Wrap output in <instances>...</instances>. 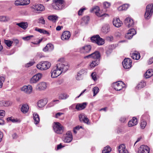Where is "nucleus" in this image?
<instances>
[{
	"mask_svg": "<svg viewBox=\"0 0 153 153\" xmlns=\"http://www.w3.org/2000/svg\"><path fill=\"white\" fill-rule=\"evenodd\" d=\"M68 63L63 58L59 59L56 65L53 66L51 71V76L52 78L57 77L63 73L68 71L69 68Z\"/></svg>",
	"mask_w": 153,
	"mask_h": 153,
	"instance_id": "nucleus-1",
	"label": "nucleus"
},
{
	"mask_svg": "<svg viewBox=\"0 0 153 153\" xmlns=\"http://www.w3.org/2000/svg\"><path fill=\"white\" fill-rule=\"evenodd\" d=\"M51 65V64L48 61H42L36 65V67L41 71L46 70L49 69Z\"/></svg>",
	"mask_w": 153,
	"mask_h": 153,
	"instance_id": "nucleus-2",
	"label": "nucleus"
},
{
	"mask_svg": "<svg viewBox=\"0 0 153 153\" xmlns=\"http://www.w3.org/2000/svg\"><path fill=\"white\" fill-rule=\"evenodd\" d=\"M53 128L54 131L56 133L61 134L63 133L64 127L59 122H54L53 124Z\"/></svg>",
	"mask_w": 153,
	"mask_h": 153,
	"instance_id": "nucleus-3",
	"label": "nucleus"
},
{
	"mask_svg": "<svg viewBox=\"0 0 153 153\" xmlns=\"http://www.w3.org/2000/svg\"><path fill=\"white\" fill-rule=\"evenodd\" d=\"M153 12V4H149L146 6V11L145 14V18L146 19H149Z\"/></svg>",
	"mask_w": 153,
	"mask_h": 153,
	"instance_id": "nucleus-4",
	"label": "nucleus"
},
{
	"mask_svg": "<svg viewBox=\"0 0 153 153\" xmlns=\"http://www.w3.org/2000/svg\"><path fill=\"white\" fill-rule=\"evenodd\" d=\"M91 42L97 43L99 45H101L104 43V40L100 38L98 35H94L91 38Z\"/></svg>",
	"mask_w": 153,
	"mask_h": 153,
	"instance_id": "nucleus-5",
	"label": "nucleus"
},
{
	"mask_svg": "<svg viewBox=\"0 0 153 153\" xmlns=\"http://www.w3.org/2000/svg\"><path fill=\"white\" fill-rule=\"evenodd\" d=\"M52 7L55 9H62L65 7L64 1L62 0H56L55 2L53 4Z\"/></svg>",
	"mask_w": 153,
	"mask_h": 153,
	"instance_id": "nucleus-6",
	"label": "nucleus"
},
{
	"mask_svg": "<svg viewBox=\"0 0 153 153\" xmlns=\"http://www.w3.org/2000/svg\"><path fill=\"white\" fill-rule=\"evenodd\" d=\"M90 12L91 13L94 12L96 15L98 17H103L108 16L107 14H102L100 13L99 7L97 6H94L91 8L90 10Z\"/></svg>",
	"mask_w": 153,
	"mask_h": 153,
	"instance_id": "nucleus-7",
	"label": "nucleus"
},
{
	"mask_svg": "<svg viewBox=\"0 0 153 153\" xmlns=\"http://www.w3.org/2000/svg\"><path fill=\"white\" fill-rule=\"evenodd\" d=\"M113 86L116 90L119 91H120L123 88H125L126 85L122 81H119L114 83L113 84Z\"/></svg>",
	"mask_w": 153,
	"mask_h": 153,
	"instance_id": "nucleus-8",
	"label": "nucleus"
},
{
	"mask_svg": "<svg viewBox=\"0 0 153 153\" xmlns=\"http://www.w3.org/2000/svg\"><path fill=\"white\" fill-rule=\"evenodd\" d=\"M42 74L41 73H38L34 75L30 79V82L31 84L36 83L41 78Z\"/></svg>",
	"mask_w": 153,
	"mask_h": 153,
	"instance_id": "nucleus-9",
	"label": "nucleus"
},
{
	"mask_svg": "<svg viewBox=\"0 0 153 153\" xmlns=\"http://www.w3.org/2000/svg\"><path fill=\"white\" fill-rule=\"evenodd\" d=\"M73 139L72 133L70 131H68L63 138V141L66 143L71 142Z\"/></svg>",
	"mask_w": 153,
	"mask_h": 153,
	"instance_id": "nucleus-10",
	"label": "nucleus"
},
{
	"mask_svg": "<svg viewBox=\"0 0 153 153\" xmlns=\"http://www.w3.org/2000/svg\"><path fill=\"white\" fill-rule=\"evenodd\" d=\"M132 61L129 58H127L124 59L122 62V65L123 67L125 69H129L131 66Z\"/></svg>",
	"mask_w": 153,
	"mask_h": 153,
	"instance_id": "nucleus-11",
	"label": "nucleus"
},
{
	"mask_svg": "<svg viewBox=\"0 0 153 153\" xmlns=\"http://www.w3.org/2000/svg\"><path fill=\"white\" fill-rule=\"evenodd\" d=\"M21 90L27 94H30L32 91L33 88L31 85H24L20 88Z\"/></svg>",
	"mask_w": 153,
	"mask_h": 153,
	"instance_id": "nucleus-12",
	"label": "nucleus"
},
{
	"mask_svg": "<svg viewBox=\"0 0 153 153\" xmlns=\"http://www.w3.org/2000/svg\"><path fill=\"white\" fill-rule=\"evenodd\" d=\"M48 84L44 82H42L38 83L36 86V89L37 90H44L47 88Z\"/></svg>",
	"mask_w": 153,
	"mask_h": 153,
	"instance_id": "nucleus-13",
	"label": "nucleus"
},
{
	"mask_svg": "<svg viewBox=\"0 0 153 153\" xmlns=\"http://www.w3.org/2000/svg\"><path fill=\"white\" fill-rule=\"evenodd\" d=\"M91 49L90 45H86L79 48V52L81 53H85L90 52Z\"/></svg>",
	"mask_w": 153,
	"mask_h": 153,
	"instance_id": "nucleus-14",
	"label": "nucleus"
},
{
	"mask_svg": "<svg viewBox=\"0 0 153 153\" xmlns=\"http://www.w3.org/2000/svg\"><path fill=\"white\" fill-rule=\"evenodd\" d=\"M150 149L146 146L142 145L139 148L138 153H149Z\"/></svg>",
	"mask_w": 153,
	"mask_h": 153,
	"instance_id": "nucleus-15",
	"label": "nucleus"
},
{
	"mask_svg": "<svg viewBox=\"0 0 153 153\" xmlns=\"http://www.w3.org/2000/svg\"><path fill=\"white\" fill-rule=\"evenodd\" d=\"M136 34V31L134 28H131L128 30L127 33L125 35V37L128 39H131L133 36Z\"/></svg>",
	"mask_w": 153,
	"mask_h": 153,
	"instance_id": "nucleus-16",
	"label": "nucleus"
},
{
	"mask_svg": "<svg viewBox=\"0 0 153 153\" xmlns=\"http://www.w3.org/2000/svg\"><path fill=\"white\" fill-rule=\"evenodd\" d=\"M124 23L127 26L129 27L133 26L134 22L133 20L131 18L128 17L125 19Z\"/></svg>",
	"mask_w": 153,
	"mask_h": 153,
	"instance_id": "nucleus-17",
	"label": "nucleus"
},
{
	"mask_svg": "<svg viewBox=\"0 0 153 153\" xmlns=\"http://www.w3.org/2000/svg\"><path fill=\"white\" fill-rule=\"evenodd\" d=\"M70 32L68 31H64L61 36V38L63 40H68L71 36Z\"/></svg>",
	"mask_w": 153,
	"mask_h": 153,
	"instance_id": "nucleus-18",
	"label": "nucleus"
},
{
	"mask_svg": "<svg viewBox=\"0 0 153 153\" xmlns=\"http://www.w3.org/2000/svg\"><path fill=\"white\" fill-rule=\"evenodd\" d=\"M113 23L114 25L117 27H120L122 24V23L120 21L119 18H114L113 21Z\"/></svg>",
	"mask_w": 153,
	"mask_h": 153,
	"instance_id": "nucleus-19",
	"label": "nucleus"
},
{
	"mask_svg": "<svg viewBox=\"0 0 153 153\" xmlns=\"http://www.w3.org/2000/svg\"><path fill=\"white\" fill-rule=\"evenodd\" d=\"M87 105L86 102L78 103L76 105V109L78 110H81L84 109Z\"/></svg>",
	"mask_w": 153,
	"mask_h": 153,
	"instance_id": "nucleus-20",
	"label": "nucleus"
},
{
	"mask_svg": "<svg viewBox=\"0 0 153 153\" xmlns=\"http://www.w3.org/2000/svg\"><path fill=\"white\" fill-rule=\"evenodd\" d=\"M118 149L119 153H128L127 150L126 149L125 146L124 144H121L119 146Z\"/></svg>",
	"mask_w": 153,
	"mask_h": 153,
	"instance_id": "nucleus-21",
	"label": "nucleus"
},
{
	"mask_svg": "<svg viewBox=\"0 0 153 153\" xmlns=\"http://www.w3.org/2000/svg\"><path fill=\"white\" fill-rule=\"evenodd\" d=\"M110 27V26L108 24H105L102 27L101 31L103 33H106L109 31Z\"/></svg>",
	"mask_w": 153,
	"mask_h": 153,
	"instance_id": "nucleus-22",
	"label": "nucleus"
},
{
	"mask_svg": "<svg viewBox=\"0 0 153 153\" xmlns=\"http://www.w3.org/2000/svg\"><path fill=\"white\" fill-rule=\"evenodd\" d=\"M53 46L51 44H48L43 49V50L45 52L47 51H50L53 49Z\"/></svg>",
	"mask_w": 153,
	"mask_h": 153,
	"instance_id": "nucleus-23",
	"label": "nucleus"
},
{
	"mask_svg": "<svg viewBox=\"0 0 153 153\" xmlns=\"http://www.w3.org/2000/svg\"><path fill=\"white\" fill-rule=\"evenodd\" d=\"M137 123V118L135 117H133L131 120H130L128 123L129 127H132L136 125Z\"/></svg>",
	"mask_w": 153,
	"mask_h": 153,
	"instance_id": "nucleus-24",
	"label": "nucleus"
},
{
	"mask_svg": "<svg viewBox=\"0 0 153 153\" xmlns=\"http://www.w3.org/2000/svg\"><path fill=\"white\" fill-rule=\"evenodd\" d=\"M92 58L96 59V60H99L100 57V52L98 51H96L91 54Z\"/></svg>",
	"mask_w": 153,
	"mask_h": 153,
	"instance_id": "nucleus-25",
	"label": "nucleus"
},
{
	"mask_svg": "<svg viewBox=\"0 0 153 153\" xmlns=\"http://www.w3.org/2000/svg\"><path fill=\"white\" fill-rule=\"evenodd\" d=\"M33 8L35 10L43 11L45 9L44 6L41 4H37L35 5Z\"/></svg>",
	"mask_w": 153,
	"mask_h": 153,
	"instance_id": "nucleus-26",
	"label": "nucleus"
},
{
	"mask_svg": "<svg viewBox=\"0 0 153 153\" xmlns=\"http://www.w3.org/2000/svg\"><path fill=\"white\" fill-rule=\"evenodd\" d=\"M17 25L24 30H26L28 26V23L27 22H21L17 23Z\"/></svg>",
	"mask_w": 153,
	"mask_h": 153,
	"instance_id": "nucleus-27",
	"label": "nucleus"
},
{
	"mask_svg": "<svg viewBox=\"0 0 153 153\" xmlns=\"http://www.w3.org/2000/svg\"><path fill=\"white\" fill-rule=\"evenodd\" d=\"M153 75V70L152 69H148L144 74L146 78H148Z\"/></svg>",
	"mask_w": 153,
	"mask_h": 153,
	"instance_id": "nucleus-28",
	"label": "nucleus"
},
{
	"mask_svg": "<svg viewBox=\"0 0 153 153\" xmlns=\"http://www.w3.org/2000/svg\"><path fill=\"white\" fill-rule=\"evenodd\" d=\"M29 107L27 104L22 105L21 108V111L23 114L27 113L29 110Z\"/></svg>",
	"mask_w": 153,
	"mask_h": 153,
	"instance_id": "nucleus-29",
	"label": "nucleus"
},
{
	"mask_svg": "<svg viewBox=\"0 0 153 153\" xmlns=\"http://www.w3.org/2000/svg\"><path fill=\"white\" fill-rule=\"evenodd\" d=\"M131 57L133 59L138 60L140 59V53L135 51L132 54Z\"/></svg>",
	"mask_w": 153,
	"mask_h": 153,
	"instance_id": "nucleus-30",
	"label": "nucleus"
},
{
	"mask_svg": "<svg viewBox=\"0 0 153 153\" xmlns=\"http://www.w3.org/2000/svg\"><path fill=\"white\" fill-rule=\"evenodd\" d=\"M47 104L46 100H41L38 102L37 105L39 107H43Z\"/></svg>",
	"mask_w": 153,
	"mask_h": 153,
	"instance_id": "nucleus-31",
	"label": "nucleus"
},
{
	"mask_svg": "<svg viewBox=\"0 0 153 153\" xmlns=\"http://www.w3.org/2000/svg\"><path fill=\"white\" fill-rule=\"evenodd\" d=\"M114 48V45H109L108 48H107L106 53L107 56H109L111 53Z\"/></svg>",
	"mask_w": 153,
	"mask_h": 153,
	"instance_id": "nucleus-32",
	"label": "nucleus"
},
{
	"mask_svg": "<svg viewBox=\"0 0 153 153\" xmlns=\"http://www.w3.org/2000/svg\"><path fill=\"white\" fill-rule=\"evenodd\" d=\"M48 19L53 22H55L57 20L58 17L56 15H52L49 16L48 17Z\"/></svg>",
	"mask_w": 153,
	"mask_h": 153,
	"instance_id": "nucleus-33",
	"label": "nucleus"
},
{
	"mask_svg": "<svg viewBox=\"0 0 153 153\" xmlns=\"http://www.w3.org/2000/svg\"><path fill=\"white\" fill-rule=\"evenodd\" d=\"M33 115L35 124H38L39 122V115L36 113H34L33 114Z\"/></svg>",
	"mask_w": 153,
	"mask_h": 153,
	"instance_id": "nucleus-34",
	"label": "nucleus"
},
{
	"mask_svg": "<svg viewBox=\"0 0 153 153\" xmlns=\"http://www.w3.org/2000/svg\"><path fill=\"white\" fill-rule=\"evenodd\" d=\"M99 63V60H96L93 61L90 65V66L91 68H94L95 67L98 65Z\"/></svg>",
	"mask_w": 153,
	"mask_h": 153,
	"instance_id": "nucleus-35",
	"label": "nucleus"
},
{
	"mask_svg": "<svg viewBox=\"0 0 153 153\" xmlns=\"http://www.w3.org/2000/svg\"><path fill=\"white\" fill-rule=\"evenodd\" d=\"M129 6L128 4H124L122 6H120L118 8V10L119 11L126 10Z\"/></svg>",
	"mask_w": 153,
	"mask_h": 153,
	"instance_id": "nucleus-36",
	"label": "nucleus"
},
{
	"mask_svg": "<svg viewBox=\"0 0 153 153\" xmlns=\"http://www.w3.org/2000/svg\"><path fill=\"white\" fill-rule=\"evenodd\" d=\"M69 95L66 93L61 94L59 96V98L60 99L65 100L68 98Z\"/></svg>",
	"mask_w": 153,
	"mask_h": 153,
	"instance_id": "nucleus-37",
	"label": "nucleus"
},
{
	"mask_svg": "<svg viewBox=\"0 0 153 153\" xmlns=\"http://www.w3.org/2000/svg\"><path fill=\"white\" fill-rule=\"evenodd\" d=\"M146 85V82L144 81H142L140 82L137 85L136 88L137 89L141 88L144 87Z\"/></svg>",
	"mask_w": 153,
	"mask_h": 153,
	"instance_id": "nucleus-38",
	"label": "nucleus"
},
{
	"mask_svg": "<svg viewBox=\"0 0 153 153\" xmlns=\"http://www.w3.org/2000/svg\"><path fill=\"white\" fill-rule=\"evenodd\" d=\"M111 151V148L109 146H106L102 150V153H108Z\"/></svg>",
	"mask_w": 153,
	"mask_h": 153,
	"instance_id": "nucleus-39",
	"label": "nucleus"
},
{
	"mask_svg": "<svg viewBox=\"0 0 153 153\" xmlns=\"http://www.w3.org/2000/svg\"><path fill=\"white\" fill-rule=\"evenodd\" d=\"M10 20L8 17L6 16H0V22H6Z\"/></svg>",
	"mask_w": 153,
	"mask_h": 153,
	"instance_id": "nucleus-40",
	"label": "nucleus"
},
{
	"mask_svg": "<svg viewBox=\"0 0 153 153\" xmlns=\"http://www.w3.org/2000/svg\"><path fill=\"white\" fill-rule=\"evenodd\" d=\"M92 91L94 93L93 96H95L99 92V89L98 87H95L93 88Z\"/></svg>",
	"mask_w": 153,
	"mask_h": 153,
	"instance_id": "nucleus-41",
	"label": "nucleus"
},
{
	"mask_svg": "<svg viewBox=\"0 0 153 153\" xmlns=\"http://www.w3.org/2000/svg\"><path fill=\"white\" fill-rule=\"evenodd\" d=\"M103 7L105 8H107L111 6V4L109 2L105 1L103 3Z\"/></svg>",
	"mask_w": 153,
	"mask_h": 153,
	"instance_id": "nucleus-42",
	"label": "nucleus"
},
{
	"mask_svg": "<svg viewBox=\"0 0 153 153\" xmlns=\"http://www.w3.org/2000/svg\"><path fill=\"white\" fill-rule=\"evenodd\" d=\"M4 42L5 44L8 47H10L12 45V44L13 43V42L12 41L4 40Z\"/></svg>",
	"mask_w": 153,
	"mask_h": 153,
	"instance_id": "nucleus-43",
	"label": "nucleus"
},
{
	"mask_svg": "<svg viewBox=\"0 0 153 153\" xmlns=\"http://www.w3.org/2000/svg\"><path fill=\"white\" fill-rule=\"evenodd\" d=\"M7 121L8 122L11 121L13 123H16L18 121V120L14 119L13 117H8L7 119Z\"/></svg>",
	"mask_w": 153,
	"mask_h": 153,
	"instance_id": "nucleus-44",
	"label": "nucleus"
},
{
	"mask_svg": "<svg viewBox=\"0 0 153 153\" xmlns=\"http://www.w3.org/2000/svg\"><path fill=\"white\" fill-rule=\"evenodd\" d=\"M83 76L81 74L78 72L76 76V79L78 80H81L82 79Z\"/></svg>",
	"mask_w": 153,
	"mask_h": 153,
	"instance_id": "nucleus-45",
	"label": "nucleus"
},
{
	"mask_svg": "<svg viewBox=\"0 0 153 153\" xmlns=\"http://www.w3.org/2000/svg\"><path fill=\"white\" fill-rule=\"evenodd\" d=\"M146 121L142 120L140 123V127L141 128L144 129L146 125Z\"/></svg>",
	"mask_w": 153,
	"mask_h": 153,
	"instance_id": "nucleus-46",
	"label": "nucleus"
},
{
	"mask_svg": "<svg viewBox=\"0 0 153 153\" xmlns=\"http://www.w3.org/2000/svg\"><path fill=\"white\" fill-rule=\"evenodd\" d=\"M87 69H82L78 72L80 74H81L82 76H84V75L87 74Z\"/></svg>",
	"mask_w": 153,
	"mask_h": 153,
	"instance_id": "nucleus-47",
	"label": "nucleus"
},
{
	"mask_svg": "<svg viewBox=\"0 0 153 153\" xmlns=\"http://www.w3.org/2000/svg\"><path fill=\"white\" fill-rule=\"evenodd\" d=\"M34 63L35 62L33 61H30L28 63L26 64L25 65V66L26 68L32 66Z\"/></svg>",
	"mask_w": 153,
	"mask_h": 153,
	"instance_id": "nucleus-48",
	"label": "nucleus"
},
{
	"mask_svg": "<svg viewBox=\"0 0 153 153\" xmlns=\"http://www.w3.org/2000/svg\"><path fill=\"white\" fill-rule=\"evenodd\" d=\"M22 0H17L15 1V4L16 6H22Z\"/></svg>",
	"mask_w": 153,
	"mask_h": 153,
	"instance_id": "nucleus-49",
	"label": "nucleus"
},
{
	"mask_svg": "<svg viewBox=\"0 0 153 153\" xmlns=\"http://www.w3.org/2000/svg\"><path fill=\"white\" fill-rule=\"evenodd\" d=\"M92 79L94 81H95L97 79L96 73L95 72H93L91 75Z\"/></svg>",
	"mask_w": 153,
	"mask_h": 153,
	"instance_id": "nucleus-50",
	"label": "nucleus"
},
{
	"mask_svg": "<svg viewBox=\"0 0 153 153\" xmlns=\"http://www.w3.org/2000/svg\"><path fill=\"white\" fill-rule=\"evenodd\" d=\"M22 6L26 5L29 4L30 2V0H22Z\"/></svg>",
	"mask_w": 153,
	"mask_h": 153,
	"instance_id": "nucleus-51",
	"label": "nucleus"
},
{
	"mask_svg": "<svg viewBox=\"0 0 153 153\" xmlns=\"http://www.w3.org/2000/svg\"><path fill=\"white\" fill-rule=\"evenodd\" d=\"M86 116L83 114H81L79 115V119L80 121H82Z\"/></svg>",
	"mask_w": 153,
	"mask_h": 153,
	"instance_id": "nucleus-52",
	"label": "nucleus"
},
{
	"mask_svg": "<svg viewBox=\"0 0 153 153\" xmlns=\"http://www.w3.org/2000/svg\"><path fill=\"white\" fill-rule=\"evenodd\" d=\"M45 20L44 18L42 17L39 19L38 22L39 23H41L42 25H44L45 24Z\"/></svg>",
	"mask_w": 153,
	"mask_h": 153,
	"instance_id": "nucleus-53",
	"label": "nucleus"
},
{
	"mask_svg": "<svg viewBox=\"0 0 153 153\" xmlns=\"http://www.w3.org/2000/svg\"><path fill=\"white\" fill-rule=\"evenodd\" d=\"M11 104V102L9 101H6L4 100V106H8Z\"/></svg>",
	"mask_w": 153,
	"mask_h": 153,
	"instance_id": "nucleus-54",
	"label": "nucleus"
},
{
	"mask_svg": "<svg viewBox=\"0 0 153 153\" xmlns=\"http://www.w3.org/2000/svg\"><path fill=\"white\" fill-rule=\"evenodd\" d=\"M4 80V78L3 77H0V88L2 87L3 85V82Z\"/></svg>",
	"mask_w": 153,
	"mask_h": 153,
	"instance_id": "nucleus-55",
	"label": "nucleus"
},
{
	"mask_svg": "<svg viewBox=\"0 0 153 153\" xmlns=\"http://www.w3.org/2000/svg\"><path fill=\"white\" fill-rule=\"evenodd\" d=\"M90 18L88 16H85L83 18V20L85 23H87L89 21Z\"/></svg>",
	"mask_w": 153,
	"mask_h": 153,
	"instance_id": "nucleus-56",
	"label": "nucleus"
},
{
	"mask_svg": "<svg viewBox=\"0 0 153 153\" xmlns=\"http://www.w3.org/2000/svg\"><path fill=\"white\" fill-rule=\"evenodd\" d=\"M41 33H43V34H46L48 36L50 35V33L48 32L47 30H46L44 29H42L41 32Z\"/></svg>",
	"mask_w": 153,
	"mask_h": 153,
	"instance_id": "nucleus-57",
	"label": "nucleus"
},
{
	"mask_svg": "<svg viewBox=\"0 0 153 153\" xmlns=\"http://www.w3.org/2000/svg\"><path fill=\"white\" fill-rule=\"evenodd\" d=\"M106 40L108 42H112L113 40V37L112 36H107L106 37Z\"/></svg>",
	"mask_w": 153,
	"mask_h": 153,
	"instance_id": "nucleus-58",
	"label": "nucleus"
},
{
	"mask_svg": "<svg viewBox=\"0 0 153 153\" xmlns=\"http://www.w3.org/2000/svg\"><path fill=\"white\" fill-rule=\"evenodd\" d=\"M82 121H83L84 123L87 124H89L90 123L89 120L86 116L84 118L83 120H82Z\"/></svg>",
	"mask_w": 153,
	"mask_h": 153,
	"instance_id": "nucleus-59",
	"label": "nucleus"
},
{
	"mask_svg": "<svg viewBox=\"0 0 153 153\" xmlns=\"http://www.w3.org/2000/svg\"><path fill=\"white\" fill-rule=\"evenodd\" d=\"M33 36V35H30L27 36L23 37V39L27 41L29 40Z\"/></svg>",
	"mask_w": 153,
	"mask_h": 153,
	"instance_id": "nucleus-60",
	"label": "nucleus"
},
{
	"mask_svg": "<svg viewBox=\"0 0 153 153\" xmlns=\"http://www.w3.org/2000/svg\"><path fill=\"white\" fill-rule=\"evenodd\" d=\"M59 100H54L53 101H52V102H51L49 104V105L50 107L52 106H53L55 104L54 103V102H59Z\"/></svg>",
	"mask_w": 153,
	"mask_h": 153,
	"instance_id": "nucleus-61",
	"label": "nucleus"
},
{
	"mask_svg": "<svg viewBox=\"0 0 153 153\" xmlns=\"http://www.w3.org/2000/svg\"><path fill=\"white\" fill-rule=\"evenodd\" d=\"M85 10V8H83L80 9L78 11V15L79 16L82 15L83 11Z\"/></svg>",
	"mask_w": 153,
	"mask_h": 153,
	"instance_id": "nucleus-62",
	"label": "nucleus"
},
{
	"mask_svg": "<svg viewBox=\"0 0 153 153\" xmlns=\"http://www.w3.org/2000/svg\"><path fill=\"white\" fill-rule=\"evenodd\" d=\"M5 114V112L4 110H0V117H3Z\"/></svg>",
	"mask_w": 153,
	"mask_h": 153,
	"instance_id": "nucleus-63",
	"label": "nucleus"
},
{
	"mask_svg": "<svg viewBox=\"0 0 153 153\" xmlns=\"http://www.w3.org/2000/svg\"><path fill=\"white\" fill-rule=\"evenodd\" d=\"M153 62V57L150 58L148 61V63L149 64H151Z\"/></svg>",
	"mask_w": 153,
	"mask_h": 153,
	"instance_id": "nucleus-64",
	"label": "nucleus"
}]
</instances>
